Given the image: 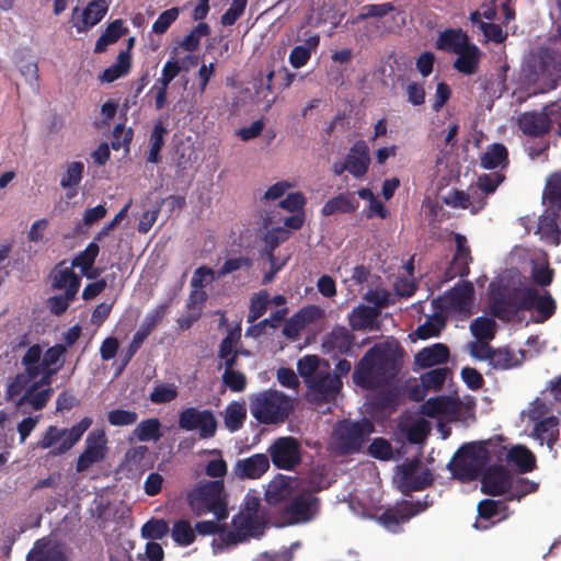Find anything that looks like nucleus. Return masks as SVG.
Wrapping results in <instances>:
<instances>
[{"label": "nucleus", "mask_w": 561, "mask_h": 561, "mask_svg": "<svg viewBox=\"0 0 561 561\" xmlns=\"http://www.w3.org/2000/svg\"><path fill=\"white\" fill-rule=\"evenodd\" d=\"M404 351L397 341L376 343L356 364L353 382L367 390L389 385L399 374Z\"/></svg>", "instance_id": "1"}, {"label": "nucleus", "mask_w": 561, "mask_h": 561, "mask_svg": "<svg viewBox=\"0 0 561 561\" xmlns=\"http://www.w3.org/2000/svg\"><path fill=\"white\" fill-rule=\"evenodd\" d=\"M492 444L490 440L482 443L463 444L447 463V469L453 478L461 482H470L478 479L492 459Z\"/></svg>", "instance_id": "2"}, {"label": "nucleus", "mask_w": 561, "mask_h": 561, "mask_svg": "<svg viewBox=\"0 0 561 561\" xmlns=\"http://www.w3.org/2000/svg\"><path fill=\"white\" fill-rule=\"evenodd\" d=\"M186 502L196 516L211 513L217 520H224L229 514L221 480H209L195 485L187 491Z\"/></svg>", "instance_id": "3"}, {"label": "nucleus", "mask_w": 561, "mask_h": 561, "mask_svg": "<svg viewBox=\"0 0 561 561\" xmlns=\"http://www.w3.org/2000/svg\"><path fill=\"white\" fill-rule=\"evenodd\" d=\"M530 297L526 295V287L497 286L490 293L489 311L503 322L514 321L520 311H526Z\"/></svg>", "instance_id": "4"}, {"label": "nucleus", "mask_w": 561, "mask_h": 561, "mask_svg": "<svg viewBox=\"0 0 561 561\" xmlns=\"http://www.w3.org/2000/svg\"><path fill=\"white\" fill-rule=\"evenodd\" d=\"M93 421L89 416H84L79 423L70 428L49 425L36 443V448L49 450L48 455L58 457L67 454L90 428Z\"/></svg>", "instance_id": "5"}, {"label": "nucleus", "mask_w": 561, "mask_h": 561, "mask_svg": "<svg viewBox=\"0 0 561 561\" xmlns=\"http://www.w3.org/2000/svg\"><path fill=\"white\" fill-rule=\"evenodd\" d=\"M291 409L289 398L277 390L260 392L251 401V413L262 424L284 422Z\"/></svg>", "instance_id": "6"}, {"label": "nucleus", "mask_w": 561, "mask_h": 561, "mask_svg": "<svg viewBox=\"0 0 561 561\" xmlns=\"http://www.w3.org/2000/svg\"><path fill=\"white\" fill-rule=\"evenodd\" d=\"M561 118V105L551 102L537 111H526L518 115L517 127L528 137L541 138L548 135L553 126Z\"/></svg>", "instance_id": "7"}, {"label": "nucleus", "mask_w": 561, "mask_h": 561, "mask_svg": "<svg viewBox=\"0 0 561 561\" xmlns=\"http://www.w3.org/2000/svg\"><path fill=\"white\" fill-rule=\"evenodd\" d=\"M320 512V499L310 490L295 494L280 511L285 525H300L312 522Z\"/></svg>", "instance_id": "8"}, {"label": "nucleus", "mask_w": 561, "mask_h": 561, "mask_svg": "<svg viewBox=\"0 0 561 561\" xmlns=\"http://www.w3.org/2000/svg\"><path fill=\"white\" fill-rule=\"evenodd\" d=\"M371 431L373 425L368 421H340L333 432L335 448L343 455L357 453L362 449Z\"/></svg>", "instance_id": "9"}, {"label": "nucleus", "mask_w": 561, "mask_h": 561, "mask_svg": "<svg viewBox=\"0 0 561 561\" xmlns=\"http://www.w3.org/2000/svg\"><path fill=\"white\" fill-rule=\"evenodd\" d=\"M428 495L423 501L411 502L403 500L394 506L387 507L380 515L376 517L379 525L388 531L398 534L402 530L401 526L411 518L426 511L432 503L427 501Z\"/></svg>", "instance_id": "10"}, {"label": "nucleus", "mask_w": 561, "mask_h": 561, "mask_svg": "<svg viewBox=\"0 0 561 561\" xmlns=\"http://www.w3.org/2000/svg\"><path fill=\"white\" fill-rule=\"evenodd\" d=\"M270 461L282 470H295L302 461V449L299 440L293 436L276 438L268 447Z\"/></svg>", "instance_id": "11"}, {"label": "nucleus", "mask_w": 561, "mask_h": 561, "mask_svg": "<svg viewBox=\"0 0 561 561\" xmlns=\"http://www.w3.org/2000/svg\"><path fill=\"white\" fill-rule=\"evenodd\" d=\"M217 425V420L210 410H198L191 407L182 410L179 414V427L187 432L198 430L202 439L214 437Z\"/></svg>", "instance_id": "12"}, {"label": "nucleus", "mask_w": 561, "mask_h": 561, "mask_svg": "<svg viewBox=\"0 0 561 561\" xmlns=\"http://www.w3.org/2000/svg\"><path fill=\"white\" fill-rule=\"evenodd\" d=\"M107 438L103 430L91 431L87 438L83 451L76 462V471H88L93 465L103 461L107 454Z\"/></svg>", "instance_id": "13"}, {"label": "nucleus", "mask_w": 561, "mask_h": 561, "mask_svg": "<svg viewBox=\"0 0 561 561\" xmlns=\"http://www.w3.org/2000/svg\"><path fill=\"white\" fill-rule=\"evenodd\" d=\"M307 387L313 401L331 402L342 390L343 382L337 375H332L327 364V369L320 370L312 380L308 381Z\"/></svg>", "instance_id": "14"}, {"label": "nucleus", "mask_w": 561, "mask_h": 561, "mask_svg": "<svg viewBox=\"0 0 561 561\" xmlns=\"http://www.w3.org/2000/svg\"><path fill=\"white\" fill-rule=\"evenodd\" d=\"M481 491L491 496H500L508 493L512 486V476L502 465L486 467L482 472Z\"/></svg>", "instance_id": "15"}, {"label": "nucleus", "mask_w": 561, "mask_h": 561, "mask_svg": "<svg viewBox=\"0 0 561 561\" xmlns=\"http://www.w3.org/2000/svg\"><path fill=\"white\" fill-rule=\"evenodd\" d=\"M297 479L284 474L275 476L267 484L265 501L270 505H277L284 501H290L295 495Z\"/></svg>", "instance_id": "16"}, {"label": "nucleus", "mask_w": 561, "mask_h": 561, "mask_svg": "<svg viewBox=\"0 0 561 561\" xmlns=\"http://www.w3.org/2000/svg\"><path fill=\"white\" fill-rule=\"evenodd\" d=\"M492 450L497 460L505 455L507 462L515 463L522 473L530 472L536 467L535 455L525 446H515L507 451L504 446L492 444Z\"/></svg>", "instance_id": "17"}, {"label": "nucleus", "mask_w": 561, "mask_h": 561, "mask_svg": "<svg viewBox=\"0 0 561 561\" xmlns=\"http://www.w3.org/2000/svg\"><path fill=\"white\" fill-rule=\"evenodd\" d=\"M345 161L348 173L357 179L363 178L368 172L371 162L369 147L366 141L357 140L354 142L345 157Z\"/></svg>", "instance_id": "18"}, {"label": "nucleus", "mask_w": 561, "mask_h": 561, "mask_svg": "<svg viewBox=\"0 0 561 561\" xmlns=\"http://www.w3.org/2000/svg\"><path fill=\"white\" fill-rule=\"evenodd\" d=\"M270 469V458L265 454H254L239 459L234 465V472L242 479H259Z\"/></svg>", "instance_id": "19"}, {"label": "nucleus", "mask_w": 561, "mask_h": 561, "mask_svg": "<svg viewBox=\"0 0 561 561\" xmlns=\"http://www.w3.org/2000/svg\"><path fill=\"white\" fill-rule=\"evenodd\" d=\"M108 11V2L106 0H93L88 3L81 13V19L73 23L79 33L87 32L96 25Z\"/></svg>", "instance_id": "20"}, {"label": "nucleus", "mask_w": 561, "mask_h": 561, "mask_svg": "<svg viewBox=\"0 0 561 561\" xmlns=\"http://www.w3.org/2000/svg\"><path fill=\"white\" fill-rule=\"evenodd\" d=\"M444 203L453 208H470L471 214L476 215L484 208L486 199L485 196H478L476 199L474 196L454 188L444 197Z\"/></svg>", "instance_id": "21"}, {"label": "nucleus", "mask_w": 561, "mask_h": 561, "mask_svg": "<svg viewBox=\"0 0 561 561\" xmlns=\"http://www.w3.org/2000/svg\"><path fill=\"white\" fill-rule=\"evenodd\" d=\"M526 295L531 296L530 305L526 307V311L536 309L539 314L537 322H545L554 314L557 305L549 293L540 296L535 287H526Z\"/></svg>", "instance_id": "22"}, {"label": "nucleus", "mask_w": 561, "mask_h": 561, "mask_svg": "<svg viewBox=\"0 0 561 561\" xmlns=\"http://www.w3.org/2000/svg\"><path fill=\"white\" fill-rule=\"evenodd\" d=\"M473 297V285L470 282H466L449 290L446 296V302L450 309L459 312H466L471 308Z\"/></svg>", "instance_id": "23"}, {"label": "nucleus", "mask_w": 561, "mask_h": 561, "mask_svg": "<svg viewBox=\"0 0 561 561\" xmlns=\"http://www.w3.org/2000/svg\"><path fill=\"white\" fill-rule=\"evenodd\" d=\"M470 44L468 35L461 28H446L438 35L436 48L456 54Z\"/></svg>", "instance_id": "24"}, {"label": "nucleus", "mask_w": 561, "mask_h": 561, "mask_svg": "<svg viewBox=\"0 0 561 561\" xmlns=\"http://www.w3.org/2000/svg\"><path fill=\"white\" fill-rule=\"evenodd\" d=\"M359 207L354 193H340L330 198L322 207L321 214L325 217L334 214H353Z\"/></svg>", "instance_id": "25"}, {"label": "nucleus", "mask_w": 561, "mask_h": 561, "mask_svg": "<svg viewBox=\"0 0 561 561\" xmlns=\"http://www.w3.org/2000/svg\"><path fill=\"white\" fill-rule=\"evenodd\" d=\"M54 393L53 388H41L35 383H32L25 391L20 396L16 401V407L21 408L28 404L33 410H43Z\"/></svg>", "instance_id": "26"}, {"label": "nucleus", "mask_w": 561, "mask_h": 561, "mask_svg": "<svg viewBox=\"0 0 561 561\" xmlns=\"http://www.w3.org/2000/svg\"><path fill=\"white\" fill-rule=\"evenodd\" d=\"M449 358V350L445 344L436 343L430 347L422 348L415 355V364L422 368L444 364Z\"/></svg>", "instance_id": "27"}, {"label": "nucleus", "mask_w": 561, "mask_h": 561, "mask_svg": "<svg viewBox=\"0 0 561 561\" xmlns=\"http://www.w3.org/2000/svg\"><path fill=\"white\" fill-rule=\"evenodd\" d=\"M456 55H458V57L454 61V68L457 71L467 76L477 72L481 57V51L477 45L470 44L466 49L456 53Z\"/></svg>", "instance_id": "28"}, {"label": "nucleus", "mask_w": 561, "mask_h": 561, "mask_svg": "<svg viewBox=\"0 0 561 561\" xmlns=\"http://www.w3.org/2000/svg\"><path fill=\"white\" fill-rule=\"evenodd\" d=\"M26 561H67L65 553L47 540H37L27 553Z\"/></svg>", "instance_id": "29"}, {"label": "nucleus", "mask_w": 561, "mask_h": 561, "mask_svg": "<svg viewBox=\"0 0 561 561\" xmlns=\"http://www.w3.org/2000/svg\"><path fill=\"white\" fill-rule=\"evenodd\" d=\"M458 407V400L442 396L426 400L422 407V412L430 417H435L440 414H453Z\"/></svg>", "instance_id": "30"}, {"label": "nucleus", "mask_w": 561, "mask_h": 561, "mask_svg": "<svg viewBox=\"0 0 561 561\" xmlns=\"http://www.w3.org/2000/svg\"><path fill=\"white\" fill-rule=\"evenodd\" d=\"M131 68V56L128 50L119 51L116 61L106 68L100 76L102 82H114L115 80L126 76Z\"/></svg>", "instance_id": "31"}, {"label": "nucleus", "mask_w": 561, "mask_h": 561, "mask_svg": "<svg viewBox=\"0 0 561 561\" xmlns=\"http://www.w3.org/2000/svg\"><path fill=\"white\" fill-rule=\"evenodd\" d=\"M508 163V151L502 144H493L481 156L480 164L485 170H493L499 167H505Z\"/></svg>", "instance_id": "32"}, {"label": "nucleus", "mask_w": 561, "mask_h": 561, "mask_svg": "<svg viewBox=\"0 0 561 561\" xmlns=\"http://www.w3.org/2000/svg\"><path fill=\"white\" fill-rule=\"evenodd\" d=\"M319 35H312L305 41L304 45L295 46L289 54V62L294 68L304 67L311 57V51L319 46Z\"/></svg>", "instance_id": "33"}, {"label": "nucleus", "mask_w": 561, "mask_h": 561, "mask_svg": "<svg viewBox=\"0 0 561 561\" xmlns=\"http://www.w3.org/2000/svg\"><path fill=\"white\" fill-rule=\"evenodd\" d=\"M354 342V336L344 327H335L327 337L325 344L339 354H347Z\"/></svg>", "instance_id": "34"}, {"label": "nucleus", "mask_w": 561, "mask_h": 561, "mask_svg": "<svg viewBox=\"0 0 561 561\" xmlns=\"http://www.w3.org/2000/svg\"><path fill=\"white\" fill-rule=\"evenodd\" d=\"M53 285L57 289L78 293L81 278L73 272L72 267L60 268L59 265H57L53 271Z\"/></svg>", "instance_id": "35"}, {"label": "nucleus", "mask_w": 561, "mask_h": 561, "mask_svg": "<svg viewBox=\"0 0 561 561\" xmlns=\"http://www.w3.org/2000/svg\"><path fill=\"white\" fill-rule=\"evenodd\" d=\"M558 425L559 420L556 416H548L541 420L536 421V425L534 427L535 436L541 442H546L549 447L556 443L558 438Z\"/></svg>", "instance_id": "36"}, {"label": "nucleus", "mask_w": 561, "mask_h": 561, "mask_svg": "<svg viewBox=\"0 0 561 561\" xmlns=\"http://www.w3.org/2000/svg\"><path fill=\"white\" fill-rule=\"evenodd\" d=\"M168 134L169 130L161 121L154 124L149 138L150 149L147 156L148 162L157 164L161 161L160 151L164 146V138Z\"/></svg>", "instance_id": "37"}, {"label": "nucleus", "mask_w": 561, "mask_h": 561, "mask_svg": "<svg viewBox=\"0 0 561 561\" xmlns=\"http://www.w3.org/2000/svg\"><path fill=\"white\" fill-rule=\"evenodd\" d=\"M247 419V409L244 403L233 401L229 403L225 410V426L230 432H237L242 426Z\"/></svg>", "instance_id": "38"}, {"label": "nucleus", "mask_w": 561, "mask_h": 561, "mask_svg": "<svg viewBox=\"0 0 561 561\" xmlns=\"http://www.w3.org/2000/svg\"><path fill=\"white\" fill-rule=\"evenodd\" d=\"M133 435L140 442H156L162 436L161 423L156 417L144 420L137 424Z\"/></svg>", "instance_id": "39"}, {"label": "nucleus", "mask_w": 561, "mask_h": 561, "mask_svg": "<svg viewBox=\"0 0 561 561\" xmlns=\"http://www.w3.org/2000/svg\"><path fill=\"white\" fill-rule=\"evenodd\" d=\"M489 364L494 369L507 370L519 366L520 362L511 350L493 347Z\"/></svg>", "instance_id": "40"}, {"label": "nucleus", "mask_w": 561, "mask_h": 561, "mask_svg": "<svg viewBox=\"0 0 561 561\" xmlns=\"http://www.w3.org/2000/svg\"><path fill=\"white\" fill-rule=\"evenodd\" d=\"M171 537L173 541L181 547H187L196 539L195 530L186 519H179L173 524Z\"/></svg>", "instance_id": "41"}, {"label": "nucleus", "mask_w": 561, "mask_h": 561, "mask_svg": "<svg viewBox=\"0 0 561 561\" xmlns=\"http://www.w3.org/2000/svg\"><path fill=\"white\" fill-rule=\"evenodd\" d=\"M470 331L477 340L492 341L496 333V322L492 318L478 317L470 323Z\"/></svg>", "instance_id": "42"}, {"label": "nucleus", "mask_w": 561, "mask_h": 561, "mask_svg": "<svg viewBox=\"0 0 561 561\" xmlns=\"http://www.w3.org/2000/svg\"><path fill=\"white\" fill-rule=\"evenodd\" d=\"M39 375H37L33 370H25L23 373H19L14 376V378L9 382L7 388V397L9 399H14L20 396L33 383L32 381L36 379Z\"/></svg>", "instance_id": "43"}, {"label": "nucleus", "mask_w": 561, "mask_h": 561, "mask_svg": "<svg viewBox=\"0 0 561 561\" xmlns=\"http://www.w3.org/2000/svg\"><path fill=\"white\" fill-rule=\"evenodd\" d=\"M434 482L432 472L428 469H424L421 472L415 473L407 481L399 490L404 495H410L412 492L422 491L431 486Z\"/></svg>", "instance_id": "44"}, {"label": "nucleus", "mask_w": 561, "mask_h": 561, "mask_svg": "<svg viewBox=\"0 0 561 561\" xmlns=\"http://www.w3.org/2000/svg\"><path fill=\"white\" fill-rule=\"evenodd\" d=\"M377 317L376 311L368 306H360L352 311L350 324L354 330L366 329L373 325Z\"/></svg>", "instance_id": "45"}, {"label": "nucleus", "mask_w": 561, "mask_h": 561, "mask_svg": "<svg viewBox=\"0 0 561 561\" xmlns=\"http://www.w3.org/2000/svg\"><path fill=\"white\" fill-rule=\"evenodd\" d=\"M170 527L162 518H151L141 527V536L149 540H160L168 535Z\"/></svg>", "instance_id": "46"}, {"label": "nucleus", "mask_w": 561, "mask_h": 561, "mask_svg": "<svg viewBox=\"0 0 561 561\" xmlns=\"http://www.w3.org/2000/svg\"><path fill=\"white\" fill-rule=\"evenodd\" d=\"M444 327V317L435 313L430 317L423 324L419 325L415 333L419 339L427 340L430 337L438 336Z\"/></svg>", "instance_id": "47"}, {"label": "nucleus", "mask_w": 561, "mask_h": 561, "mask_svg": "<svg viewBox=\"0 0 561 561\" xmlns=\"http://www.w3.org/2000/svg\"><path fill=\"white\" fill-rule=\"evenodd\" d=\"M449 369L447 367H437L431 369L421 375V383L424 386L425 389L435 391L440 390L446 381Z\"/></svg>", "instance_id": "48"}, {"label": "nucleus", "mask_w": 561, "mask_h": 561, "mask_svg": "<svg viewBox=\"0 0 561 561\" xmlns=\"http://www.w3.org/2000/svg\"><path fill=\"white\" fill-rule=\"evenodd\" d=\"M543 197L551 208L561 210V174L554 173L548 179Z\"/></svg>", "instance_id": "49"}, {"label": "nucleus", "mask_w": 561, "mask_h": 561, "mask_svg": "<svg viewBox=\"0 0 561 561\" xmlns=\"http://www.w3.org/2000/svg\"><path fill=\"white\" fill-rule=\"evenodd\" d=\"M84 164L81 161H73L67 164L66 172L60 180L62 188H76L83 178Z\"/></svg>", "instance_id": "50"}, {"label": "nucleus", "mask_w": 561, "mask_h": 561, "mask_svg": "<svg viewBox=\"0 0 561 561\" xmlns=\"http://www.w3.org/2000/svg\"><path fill=\"white\" fill-rule=\"evenodd\" d=\"M319 364L320 359L317 355H306L298 360L297 370L304 378L306 386L320 373Z\"/></svg>", "instance_id": "51"}, {"label": "nucleus", "mask_w": 561, "mask_h": 561, "mask_svg": "<svg viewBox=\"0 0 561 561\" xmlns=\"http://www.w3.org/2000/svg\"><path fill=\"white\" fill-rule=\"evenodd\" d=\"M99 252L100 248L98 243L90 242L87 245V248L72 260V266L79 267L81 272H85V270H91L95 262V259L99 255Z\"/></svg>", "instance_id": "52"}, {"label": "nucleus", "mask_w": 561, "mask_h": 561, "mask_svg": "<svg viewBox=\"0 0 561 561\" xmlns=\"http://www.w3.org/2000/svg\"><path fill=\"white\" fill-rule=\"evenodd\" d=\"M471 261V256L454 255L448 268L445 272V280H451L458 276H468L470 272L469 264Z\"/></svg>", "instance_id": "53"}, {"label": "nucleus", "mask_w": 561, "mask_h": 561, "mask_svg": "<svg viewBox=\"0 0 561 561\" xmlns=\"http://www.w3.org/2000/svg\"><path fill=\"white\" fill-rule=\"evenodd\" d=\"M178 389L173 383H161L153 388L150 392L149 399L152 403L161 404L168 403L176 399Z\"/></svg>", "instance_id": "54"}, {"label": "nucleus", "mask_w": 561, "mask_h": 561, "mask_svg": "<svg viewBox=\"0 0 561 561\" xmlns=\"http://www.w3.org/2000/svg\"><path fill=\"white\" fill-rule=\"evenodd\" d=\"M43 352L39 344H33L30 346L24 355L22 356L21 363L24 366L25 370H33L37 375L41 374L42 358Z\"/></svg>", "instance_id": "55"}, {"label": "nucleus", "mask_w": 561, "mask_h": 561, "mask_svg": "<svg viewBox=\"0 0 561 561\" xmlns=\"http://www.w3.org/2000/svg\"><path fill=\"white\" fill-rule=\"evenodd\" d=\"M218 534H219L218 540L214 539V541H213V546L215 548V552L221 551L222 548H228V547H231V546H236V545H238L240 542L245 541V538H243L241 536V534L237 529H234V528H232L230 530H225L221 527V529H220V531Z\"/></svg>", "instance_id": "56"}, {"label": "nucleus", "mask_w": 561, "mask_h": 561, "mask_svg": "<svg viewBox=\"0 0 561 561\" xmlns=\"http://www.w3.org/2000/svg\"><path fill=\"white\" fill-rule=\"evenodd\" d=\"M231 523L232 527L237 529L241 536L245 538V540H248L256 528L259 520L251 516L239 513L232 517Z\"/></svg>", "instance_id": "57"}, {"label": "nucleus", "mask_w": 561, "mask_h": 561, "mask_svg": "<svg viewBox=\"0 0 561 561\" xmlns=\"http://www.w3.org/2000/svg\"><path fill=\"white\" fill-rule=\"evenodd\" d=\"M138 414L135 411L114 409L107 413V421L113 426H127L137 422Z\"/></svg>", "instance_id": "58"}, {"label": "nucleus", "mask_w": 561, "mask_h": 561, "mask_svg": "<svg viewBox=\"0 0 561 561\" xmlns=\"http://www.w3.org/2000/svg\"><path fill=\"white\" fill-rule=\"evenodd\" d=\"M67 348L64 344H55L51 347H48L43 355L42 366L43 368H55L57 365L61 364L64 366V355L66 354Z\"/></svg>", "instance_id": "59"}, {"label": "nucleus", "mask_w": 561, "mask_h": 561, "mask_svg": "<svg viewBox=\"0 0 561 561\" xmlns=\"http://www.w3.org/2000/svg\"><path fill=\"white\" fill-rule=\"evenodd\" d=\"M169 302L161 304L157 306L152 311L147 313L145 317L140 328L147 331L149 334L154 330V328L163 320L168 310Z\"/></svg>", "instance_id": "60"}, {"label": "nucleus", "mask_w": 561, "mask_h": 561, "mask_svg": "<svg viewBox=\"0 0 561 561\" xmlns=\"http://www.w3.org/2000/svg\"><path fill=\"white\" fill-rule=\"evenodd\" d=\"M221 379L222 383L233 392H242L247 387L245 375L237 369L225 370Z\"/></svg>", "instance_id": "61"}, {"label": "nucleus", "mask_w": 561, "mask_h": 561, "mask_svg": "<svg viewBox=\"0 0 561 561\" xmlns=\"http://www.w3.org/2000/svg\"><path fill=\"white\" fill-rule=\"evenodd\" d=\"M179 9L173 7L160 13L158 19L152 24V32L154 34H163L174 23L179 16Z\"/></svg>", "instance_id": "62"}, {"label": "nucleus", "mask_w": 561, "mask_h": 561, "mask_svg": "<svg viewBox=\"0 0 561 561\" xmlns=\"http://www.w3.org/2000/svg\"><path fill=\"white\" fill-rule=\"evenodd\" d=\"M77 293L66 290L64 295L48 298L47 305L51 313L61 316L69 307L70 301L76 297Z\"/></svg>", "instance_id": "63"}, {"label": "nucleus", "mask_w": 561, "mask_h": 561, "mask_svg": "<svg viewBox=\"0 0 561 561\" xmlns=\"http://www.w3.org/2000/svg\"><path fill=\"white\" fill-rule=\"evenodd\" d=\"M369 454L380 460H390L393 455L391 444L382 437L375 438L369 445Z\"/></svg>", "instance_id": "64"}]
</instances>
